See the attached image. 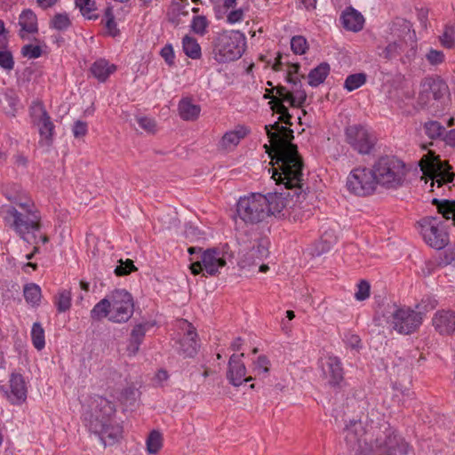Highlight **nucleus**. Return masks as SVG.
<instances>
[{"instance_id": "nucleus-2", "label": "nucleus", "mask_w": 455, "mask_h": 455, "mask_svg": "<svg viewBox=\"0 0 455 455\" xmlns=\"http://www.w3.org/2000/svg\"><path fill=\"white\" fill-rule=\"evenodd\" d=\"M4 195L12 204L0 209L5 225L24 241L28 242L29 235L36 239V233L41 229V214L34 201L18 185L5 188Z\"/></svg>"}, {"instance_id": "nucleus-59", "label": "nucleus", "mask_w": 455, "mask_h": 455, "mask_svg": "<svg viewBox=\"0 0 455 455\" xmlns=\"http://www.w3.org/2000/svg\"><path fill=\"white\" fill-rule=\"evenodd\" d=\"M300 67L299 64H290L287 68L286 81L290 83V78L299 77L298 76Z\"/></svg>"}, {"instance_id": "nucleus-6", "label": "nucleus", "mask_w": 455, "mask_h": 455, "mask_svg": "<svg viewBox=\"0 0 455 455\" xmlns=\"http://www.w3.org/2000/svg\"><path fill=\"white\" fill-rule=\"evenodd\" d=\"M133 299L125 290L116 289L100 300L91 310L93 320L107 317L114 323H125L133 314Z\"/></svg>"}, {"instance_id": "nucleus-22", "label": "nucleus", "mask_w": 455, "mask_h": 455, "mask_svg": "<svg viewBox=\"0 0 455 455\" xmlns=\"http://www.w3.org/2000/svg\"><path fill=\"white\" fill-rule=\"evenodd\" d=\"M433 326L440 335L455 334V311L442 309L435 313L432 318Z\"/></svg>"}, {"instance_id": "nucleus-35", "label": "nucleus", "mask_w": 455, "mask_h": 455, "mask_svg": "<svg viewBox=\"0 0 455 455\" xmlns=\"http://www.w3.org/2000/svg\"><path fill=\"white\" fill-rule=\"evenodd\" d=\"M433 203L437 204L438 212L443 218L451 219L455 224V201L443 200L439 202L437 199H434Z\"/></svg>"}, {"instance_id": "nucleus-27", "label": "nucleus", "mask_w": 455, "mask_h": 455, "mask_svg": "<svg viewBox=\"0 0 455 455\" xmlns=\"http://www.w3.org/2000/svg\"><path fill=\"white\" fill-rule=\"evenodd\" d=\"M19 25L20 26V36L24 38V33L34 34L38 30L37 28V18L35 12L27 9L24 10L19 17Z\"/></svg>"}, {"instance_id": "nucleus-55", "label": "nucleus", "mask_w": 455, "mask_h": 455, "mask_svg": "<svg viewBox=\"0 0 455 455\" xmlns=\"http://www.w3.org/2000/svg\"><path fill=\"white\" fill-rule=\"evenodd\" d=\"M88 132V125L86 122L77 120L74 123L72 127V133L75 138H82L86 135Z\"/></svg>"}, {"instance_id": "nucleus-11", "label": "nucleus", "mask_w": 455, "mask_h": 455, "mask_svg": "<svg viewBox=\"0 0 455 455\" xmlns=\"http://www.w3.org/2000/svg\"><path fill=\"white\" fill-rule=\"evenodd\" d=\"M450 98L447 84L439 77H426L420 84L419 103L423 107L443 108Z\"/></svg>"}, {"instance_id": "nucleus-46", "label": "nucleus", "mask_w": 455, "mask_h": 455, "mask_svg": "<svg viewBox=\"0 0 455 455\" xmlns=\"http://www.w3.org/2000/svg\"><path fill=\"white\" fill-rule=\"evenodd\" d=\"M291 48L296 54H303L307 48V40L301 36H293L291 40Z\"/></svg>"}, {"instance_id": "nucleus-17", "label": "nucleus", "mask_w": 455, "mask_h": 455, "mask_svg": "<svg viewBox=\"0 0 455 455\" xmlns=\"http://www.w3.org/2000/svg\"><path fill=\"white\" fill-rule=\"evenodd\" d=\"M31 117L35 125L37 126L40 134L39 144L50 147L53 141L54 128L51 116L41 102H34L31 107Z\"/></svg>"}, {"instance_id": "nucleus-18", "label": "nucleus", "mask_w": 455, "mask_h": 455, "mask_svg": "<svg viewBox=\"0 0 455 455\" xmlns=\"http://www.w3.org/2000/svg\"><path fill=\"white\" fill-rule=\"evenodd\" d=\"M347 143L360 154H370L375 144L374 136L362 125H351L346 129Z\"/></svg>"}, {"instance_id": "nucleus-62", "label": "nucleus", "mask_w": 455, "mask_h": 455, "mask_svg": "<svg viewBox=\"0 0 455 455\" xmlns=\"http://www.w3.org/2000/svg\"><path fill=\"white\" fill-rule=\"evenodd\" d=\"M58 0H36L38 6L42 9H47L53 6Z\"/></svg>"}, {"instance_id": "nucleus-9", "label": "nucleus", "mask_w": 455, "mask_h": 455, "mask_svg": "<svg viewBox=\"0 0 455 455\" xmlns=\"http://www.w3.org/2000/svg\"><path fill=\"white\" fill-rule=\"evenodd\" d=\"M387 324L399 334L408 335L422 324V315L407 307L387 304L382 314Z\"/></svg>"}, {"instance_id": "nucleus-48", "label": "nucleus", "mask_w": 455, "mask_h": 455, "mask_svg": "<svg viewBox=\"0 0 455 455\" xmlns=\"http://www.w3.org/2000/svg\"><path fill=\"white\" fill-rule=\"evenodd\" d=\"M51 24L57 30H65L69 27L70 20L67 14H56Z\"/></svg>"}, {"instance_id": "nucleus-51", "label": "nucleus", "mask_w": 455, "mask_h": 455, "mask_svg": "<svg viewBox=\"0 0 455 455\" xmlns=\"http://www.w3.org/2000/svg\"><path fill=\"white\" fill-rule=\"evenodd\" d=\"M370 288L371 286L369 283L364 280H362L357 284V291L355 293V298L359 301L366 299L370 296Z\"/></svg>"}, {"instance_id": "nucleus-7", "label": "nucleus", "mask_w": 455, "mask_h": 455, "mask_svg": "<svg viewBox=\"0 0 455 455\" xmlns=\"http://www.w3.org/2000/svg\"><path fill=\"white\" fill-rule=\"evenodd\" d=\"M378 185L387 189L401 188L406 180L407 169L403 161L394 156L379 157L373 164Z\"/></svg>"}, {"instance_id": "nucleus-21", "label": "nucleus", "mask_w": 455, "mask_h": 455, "mask_svg": "<svg viewBox=\"0 0 455 455\" xmlns=\"http://www.w3.org/2000/svg\"><path fill=\"white\" fill-rule=\"evenodd\" d=\"M182 324V329L185 330L186 332L184 337L176 342V350L183 357H193L197 353V334L195 328L188 322L184 321Z\"/></svg>"}, {"instance_id": "nucleus-41", "label": "nucleus", "mask_w": 455, "mask_h": 455, "mask_svg": "<svg viewBox=\"0 0 455 455\" xmlns=\"http://www.w3.org/2000/svg\"><path fill=\"white\" fill-rule=\"evenodd\" d=\"M104 20L107 33L113 37L116 36L119 34V29L117 28V25L115 21V16L112 8L108 7L106 9Z\"/></svg>"}, {"instance_id": "nucleus-45", "label": "nucleus", "mask_w": 455, "mask_h": 455, "mask_svg": "<svg viewBox=\"0 0 455 455\" xmlns=\"http://www.w3.org/2000/svg\"><path fill=\"white\" fill-rule=\"evenodd\" d=\"M0 68L6 72H10L14 68V59L10 51H0Z\"/></svg>"}, {"instance_id": "nucleus-3", "label": "nucleus", "mask_w": 455, "mask_h": 455, "mask_svg": "<svg viewBox=\"0 0 455 455\" xmlns=\"http://www.w3.org/2000/svg\"><path fill=\"white\" fill-rule=\"evenodd\" d=\"M265 129L274 151L272 156L274 164L280 166L281 174H284L290 180L291 179L293 182H298L303 163L297 146L291 143L294 138L293 131L285 126H280L278 122L266 125Z\"/></svg>"}, {"instance_id": "nucleus-37", "label": "nucleus", "mask_w": 455, "mask_h": 455, "mask_svg": "<svg viewBox=\"0 0 455 455\" xmlns=\"http://www.w3.org/2000/svg\"><path fill=\"white\" fill-rule=\"evenodd\" d=\"M426 135L432 140L443 139L445 128L437 121H428L424 124Z\"/></svg>"}, {"instance_id": "nucleus-52", "label": "nucleus", "mask_w": 455, "mask_h": 455, "mask_svg": "<svg viewBox=\"0 0 455 455\" xmlns=\"http://www.w3.org/2000/svg\"><path fill=\"white\" fill-rule=\"evenodd\" d=\"M136 269L133 261L127 259L125 261L120 260V264L116 267L115 273L116 275H125Z\"/></svg>"}, {"instance_id": "nucleus-56", "label": "nucleus", "mask_w": 455, "mask_h": 455, "mask_svg": "<svg viewBox=\"0 0 455 455\" xmlns=\"http://www.w3.org/2000/svg\"><path fill=\"white\" fill-rule=\"evenodd\" d=\"M343 341L347 347L353 349H358L361 345V339L359 336L352 332H346L343 337Z\"/></svg>"}, {"instance_id": "nucleus-19", "label": "nucleus", "mask_w": 455, "mask_h": 455, "mask_svg": "<svg viewBox=\"0 0 455 455\" xmlns=\"http://www.w3.org/2000/svg\"><path fill=\"white\" fill-rule=\"evenodd\" d=\"M8 401L12 404H21L27 399V386L21 374L12 373L9 379V388L0 386Z\"/></svg>"}, {"instance_id": "nucleus-14", "label": "nucleus", "mask_w": 455, "mask_h": 455, "mask_svg": "<svg viewBox=\"0 0 455 455\" xmlns=\"http://www.w3.org/2000/svg\"><path fill=\"white\" fill-rule=\"evenodd\" d=\"M419 166L423 174L432 180V185L437 183L440 187L443 183L453 181L454 173L451 172V166L441 161L439 156H435L432 152H428L422 156Z\"/></svg>"}, {"instance_id": "nucleus-44", "label": "nucleus", "mask_w": 455, "mask_h": 455, "mask_svg": "<svg viewBox=\"0 0 455 455\" xmlns=\"http://www.w3.org/2000/svg\"><path fill=\"white\" fill-rule=\"evenodd\" d=\"M191 29L200 36H204L206 33L208 27V20L204 16H195L191 21Z\"/></svg>"}, {"instance_id": "nucleus-38", "label": "nucleus", "mask_w": 455, "mask_h": 455, "mask_svg": "<svg viewBox=\"0 0 455 455\" xmlns=\"http://www.w3.org/2000/svg\"><path fill=\"white\" fill-rule=\"evenodd\" d=\"M366 83V75L364 73H356L349 75L344 83V88L347 92L358 89Z\"/></svg>"}, {"instance_id": "nucleus-29", "label": "nucleus", "mask_w": 455, "mask_h": 455, "mask_svg": "<svg viewBox=\"0 0 455 455\" xmlns=\"http://www.w3.org/2000/svg\"><path fill=\"white\" fill-rule=\"evenodd\" d=\"M274 90H275L276 94L279 97V100L275 103L274 110L280 114L279 121L284 123L285 124L291 125V116L289 114L287 108L283 105V102H286V98L287 95H289L290 91L287 90L284 86H277Z\"/></svg>"}, {"instance_id": "nucleus-26", "label": "nucleus", "mask_w": 455, "mask_h": 455, "mask_svg": "<svg viewBox=\"0 0 455 455\" xmlns=\"http://www.w3.org/2000/svg\"><path fill=\"white\" fill-rule=\"evenodd\" d=\"M340 20L344 28L350 31H360L363 27V15L353 8H347L343 12Z\"/></svg>"}, {"instance_id": "nucleus-50", "label": "nucleus", "mask_w": 455, "mask_h": 455, "mask_svg": "<svg viewBox=\"0 0 455 455\" xmlns=\"http://www.w3.org/2000/svg\"><path fill=\"white\" fill-rule=\"evenodd\" d=\"M95 3L92 0H76V5L78 7L84 16L92 19L90 14L94 10Z\"/></svg>"}, {"instance_id": "nucleus-63", "label": "nucleus", "mask_w": 455, "mask_h": 455, "mask_svg": "<svg viewBox=\"0 0 455 455\" xmlns=\"http://www.w3.org/2000/svg\"><path fill=\"white\" fill-rule=\"evenodd\" d=\"M242 347V339L240 338H237L235 339L232 344H231V347L234 351H238L240 350Z\"/></svg>"}, {"instance_id": "nucleus-4", "label": "nucleus", "mask_w": 455, "mask_h": 455, "mask_svg": "<svg viewBox=\"0 0 455 455\" xmlns=\"http://www.w3.org/2000/svg\"><path fill=\"white\" fill-rule=\"evenodd\" d=\"M115 405L108 399L97 395L93 397L91 411L84 414L89 430L96 435L105 445L114 444L122 435V427L111 422Z\"/></svg>"}, {"instance_id": "nucleus-13", "label": "nucleus", "mask_w": 455, "mask_h": 455, "mask_svg": "<svg viewBox=\"0 0 455 455\" xmlns=\"http://www.w3.org/2000/svg\"><path fill=\"white\" fill-rule=\"evenodd\" d=\"M425 242L432 248L441 250L449 243L446 227L439 217L427 216L419 222Z\"/></svg>"}, {"instance_id": "nucleus-64", "label": "nucleus", "mask_w": 455, "mask_h": 455, "mask_svg": "<svg viewBox=\"0 0 455 455\" xmlns=\"http://www.w3.org/2000/svg\"><path fill=\"white\" fill-rule=\"evenodd\" d=\"M426 268L423 269L425 275H430L433 271L434 264L432 262H426Z\"/></svg>"}, {"instance_id": "nucleus-31", "label": "nucleus", "mask_w": 455, "mask_h": 455, "mask_svg": "<svg viewBox=\"0 0 455 455\" xmlns=\"http://www.w3.org/2000/svg\"><path fill=\"white\" fill-rule=\"evenodd\" d=\"M180 116L185 121H194L198 118L201 108L192 102L190 99H182L179 103Z\"/></svg>"}, {"instance_id": "nucleus-1", "label": "nucleus", "mask_w": 455, "mask_h": 455, "mask_svg": "<svg viewBox=\"0 0 455 455\" xmlns=\"http://www.w3.org/2000/svg\"><path fill=\"white\" fill-rule=\"evenodd\" d=\"M343 435L350 451L349 455H405L408 453V443L387 424L365 429L361 421L352 420L344 428Z\"/></svg>"}, {"instance_id": "nucleus-8", "label": "nucleus", "mask_w": 455, "mask_h": 455, "mask_svg": "<svg viewBox=\"0 0 455 455\" xmlns=\"http://www.w3.org/2000/svg\"><path fill=\"white\" fill-rule=\"evenodd\" d=\"M236 240L239 245V264L242 267L256 265L267 257L268 242L260 238L258 233L249 230L239 231Z\"/></svg>"}, {"instance_id": "nucleus-43", "label": "nucleus", "mask_w": 455, "mask_h": 455, "mask_svg": "<svg viewBox=\"0 0 455 455\" xmlns=\"http://www.w3.org/2000/svg\"><path fill=\"white\" fill-rule=\"evenodd\" d=\"M270 362L265 355H259L253 363V371L256 375L266 377L269 371Z\"/></svg>"}, {"instance_id": "nucleus-36", "label": "nucleus", "mask_w": 455, "mask_h": 455, "mask_svg": "<svg viewBox=\"0 0 455 455\" xmlns=\"http://www.w3.org/2000/svg\"><path fill=\"white\" fill-rule=\"evenodd\" d=\"M31 340L37 350L45 347L44 330L40 323H34L31 329Z\"/></svg>"}, {"instance_id": "nucleus-10", "label": "nucleus", "mask_w": 455, "mask_h": 455, "mask_svg": "<svg viewBox=\"0 0 455 455\" xmlns=\"http://www.w3.org/2000/svg\"><path fill=\"white\" fill-rule=\"evenodd\" d=\"M246 38L237 30L220 34L214 42L213 55L219 63L238 60L244 52Z\"/></svg>"}, {"instance_id": "nucleus-58", "label": "nucleus", "mask_w": 455, "mask_h": 455, "mask_svg": "<svg viewBox=\"0 0 455 455\" xmlns=\"http://www.w3.org/2000/svg\"><path fill=\"white\" fill-rule=\"evenodd\" d=\"M243 20V12L242 9H236V10L231 11L227 17V20L230 24H235V23L241 22Z\"/></svg>"}, {"instance_id": "nucleus-24", "label": "nucleus", "mask_w": 455, "mask_h": 455, "mask_svg": "<svg viewBox=\"0 0 455 455\" xmlns=\"http://www.w3.org/2000/svg\"><path fill=\"white\" fill-rule=\"evenodd\" d=\"M291 90L287 95L286 102L291 107H302L307 100V93L302 88V84L299 77L290 78Z\"/></svg>"}, {"instance_id": "nucleus-30", "label": "nucleus", "mask_w": 455, "mask_h": 455, "mask_svg": "<svg viewBox=\"0 0 455 455\" xmlns=\"http://www.w3.org/2000/svg\"><path fill=\"white\" fill-rule=\"evenodd\" d=\"M147 332V325L146 324H137L133 327L131 332L129 344L127 346V352L129 355H135L139 349L140 346L142 343L144 337Z\"/></svg>"}, {"instance_id": "nucleus-25", "label": "nucleus", "mask_w": 455, "mask_h": 455, "mask_svg": "<svg viewBox=\"0 0 455 455\" xmlns=\"http://www.w3.org/2000/svg\"><path fill=\"white\" fill-rule=\"evenodd\" d=\"M116 70V66L109 63L105 59L95 60L90 68V72L93 77L101 83L105 82Z\"/></svg>"}, {"instance_id": "nucleus-16", "label": "nucleus", "mask_w": 455, "mask_h": 455, "mask_svg": "<svg viewBox=\"0 0 455 455\" xmlns=\"http://www.w3.org/2000/svg\"><path fill=\"white\" fill-rule=\"evenodd\" d=\"M227 264L224 254L218 249H209L201 255V259L191 264L193 275L203 273L204 275H216Z\"/></svg>"}, {"instance_id": "nucleus-39", "label": "nucleus", "mask_w": 455, "mask_h": 455, "mask_svg": "<svg viewBox=\"0 0 455 455\" xmlns=\"http://www.w3.org/2000/svg\"><path fill=\"white\" fill-rule=\"evenodd\" d=\"M440 43L445 48L451 49L455 46V27L453 25H447L440 36Z\"/></svg>"}, {"instance_id": "nucleus-20", "label": "nucleus", "mask_w": 455, "mask_h": 455, "mask_svg": "<svg viewBox=\"0 0 455 455\" xmlns=\"http://www.w3.org/2000/svg\"><path fill=\"white\" fill-rule=\"evenodd\" d=\"M323 377L331 387H338L344 377L343 368L339 357L327 355L320 361Z\"/></svg>"}, {"instance_id": "nucleus-33", "label": "nucleus", "mask_w": 455, "mask_h": 455, "mask_svg": "<svg viewBox=\"0 0 455 455\" xmlns=\"http://www.w3.org/2000/svg\"><path fill=\"white\" fill-rule=\"evenodd\" d=\"M182 48L185 54L193 60H197L202 55L201 46L197 43L196 39L189 36H186L183 37Z\"/></svg>"}, {"instance_id": "nucleus-12", "label": "nucleus", "mask_w": 455, "mask_h": 455, "mask_svg": "<svg viewBox=\"0 0 455 455\" xmlns=\"http://www.w3.org/2000/svg\"><path fill=\"white\" fill-rule=\"evenodd\" d=\"M266 204L265 196L261 194L242 197L237 203V214L245 223H259L267 216Z\"/></svg>"}, {"instance_id": "nucleus-61", "label": "nucleus", "mask_w": 455, "mask_h": 455, "mask_svg": "<svg viewBox=\"0 0 455 455\" xmlns=\"http://www.w3.org/2000/svg\"><path fill=\"white\" fill-rule=\"evenodd\" d=\"M169 378V375L166 371L164 370H159L157 373L156 374V381L159 385H163L164 381H166Z\"/></svg>"}, {"instance_id": "nucleus-32", "label": "nucleus", "mask_w": 455, "mask_h": 455, "mask_svg": "<svg viewBox=\"0 0 455 455\" xmlns=\"http://www.w3.org/2000/svg\"><path fill=\"white\" fill-rule=\"evenodd\" d=\"M330 73V65L323 62L315 68H313L308 76V84L312 87H317L323 84Z\"/></svg>"}, {"instance_id": "nucleus-28", "label": "nucleus", "mask_w": 455, "mask_h": 455, "mask_svg": "<svg viewBox=\"0 0 455 455\" xmlns=\"http://www.w3.org/2000/svg\"><path fill=\"white\" fill-rule=\"evenodd\" d=\"M248 134V130L245 127L240 126L235 130L227 132L220 141V148L222 149H231L235 148L242 139Z\"/></svg>"}, {"instance_id": "nucleus-47", "label": "nucleus", "mask_w": 455, "mask_h": 455, "mask_svg": "<svg viewBox=\"0 0 455 455\" xmlns=\"http://www.w3.org/2000/svg\"><path fill=\"white\" fill-rule=\"evenodd\" d=\"M426 60L430 65L437 66L444 61L445 56L442 51L430 49L426 54Z\"/></svg>"}, {"instance_id": "nucleus-40", "label": "nucleus", "mask_w": 455, "mask_h": 455, "mask_svg": "<svg viewBox=\"0 0 455 455\" xmlns=\"http://www.w3.org/2000/svg\"><path fill=\"white\" fill-rule=\"evenodd\" d=\"M55 305L59 312H66L71 306V293L67 290L60 291L55 298Z\"/></svg>"}, {"instance_id": "nucleus-23", "label": "nucleus", "mask_w": 455, "mask_h": 455, "mask_svg": "<svg viewBox=\"0 0 455 455\" xmlns=\"http://www.w3.org/2000/svg\"><path fill=\"white\" fill-rule=\"evenodd\" d=\"M243 356V354H241L240 355H232L228 362L227 377L229 382L235 387L240 386L243 382H248L252 379L251 377L244 379L246 374V367L242 362Z\"/></svg>"}, {"instance_id": "nucleus-34", "label": "nucleus", "mask_w": 455, "mask_h": 455, "mask_svg": "<svg viewBox=\"0 0 455 455\" xmlns=\"http://www.w3.org/2000/svg\"><path fill=\"white\" fill-rule=\"evenodd\" d=\"M23 294L27 303L33 307L39 305L42 298L39 285L36 283L26 284L23 289Z\"/></svg>"}, {"instance_id": "nucleus-49", "label": "nucleus", "mask_w": 455, "mask_h": 455, "mask_svg": "<svg viewBox=\"0 0 455 455\" xmlns=\"http://www.w3.org/2000/svg\"><path fill=\"white\" fill-rule=\"evenodd\" d=\"M403 50V44L393 42L388 44L384 49L382 55L386 59H392L398 55Z\"/></svg>"}, {"instance_id": "nucleus-5", "label": "nucleus", "mask_w": 455, "mask_h": 455, "mask_svg": "<svg viewBox=\"0 0 455 455\" xmlns=\"http://www.w3.org/2000/svg\"><path fill=\"white\" fill-rule=\"evenodd\" d=\"M272 172V179L276 181L277 184H284L285 188L283 191L269 193L265 196L267 200L266 210H267L268 215L280 214L283 210L287 208H293L298 204H301L302 200L306 198V194L303 190V164H301V174L299 178L298 182L290 180L284 174H281L282 170L280 166L273 164L268 169V172Z\"/></svg>"}, {"instance_id": "nucleus-54", "label": "nucleus", "mask_w": 455, "mask_h": 455, "mask_svg": "<svg viewBox=\"0 0 455 455\" xmlns=\"http://www.w3.org/2000/svg\"><path fill=\"white\" fill-rule=\"evenodd\" d=\"M137 123L139 126L147 132H156V123L153 119L147 116L137 117Z\"/></svg>"}, {"instance_id": "nucleus-53", "label": "nucleus", "mask_w": 455, "mask_h": 455, "mask_svg": "<svg viewBox=\"0 0 455 455\" xmlns=\"http://www.w3.org/2000/svg\"><path fill=\"white\" fill-rule=\"evenodd\" d=\"M21 54L29 59H36L42 55V49L38 45L26 44L21 48Z\"/></svg>"}, {"instance_id": "nucleus-42", "label": "nucleus", "mask_w": 455, "mask_h": 455, "mask_svg": "<svg viewBox=\"0 0 455 455\" xmlns=\"http://www.w3.org/2000/svg\"><path fill=\"white\" fill-rule=\"evenodd\" d=\"M162 447V435L157 431H152L147 439V450L151 454H156Z\"/></svg>"}, {"instance_id": "nucleus-60", "label": "nucleus", "mask_w": 455, "mask_h": 455, "mask_svg": "<svg viewBox=\"0 0 455 455\" xmlns=\"http://www.w3.org/2000/svg\"><path fill=\"white\" fill-rule=\"evenodd\" d=\"M443 140L450 147H455V129L444 132Z\"/></svg>"}, {"instance_id": "nucleus-57", "label": "nucleus", "mask_w": 455, "mask_h": 455, "mask_svg": "<svg viewBox=\"0 0 455 455\" xmlns=\"http://www.w3.org/2000/svg\"><path fill=\"white\" fill-rule=\"evenodd\" d=\"M161 56L168 65H172L174 62V52L172 46L171 44L165 45L161 50Z\"/></svg>"}, {"instance_id": "nucleus-15", "label": "nucleus", "mask_w": 455, "mask_h": 455, "mask_svg": "<svg viewBox=\"0 0 455 455\" xmlns=\"http://www.w3.org/2000/svg\"><path fill=\"white\" fill-rule=\"evenodd\" d=\"M377 185L378 182L373 168H355L349 173L347 180V189L359 196H365L372 194Z\"/></svg>"}]
</instances>
